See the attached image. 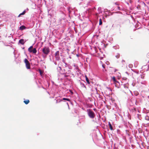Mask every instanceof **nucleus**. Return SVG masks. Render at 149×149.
I'll list each match as a JSON object with an SVG mask.
<instances>
[{"label":"nucleus","instance_id":"obj_4","mask_svg":"<svg viewBox=\"0 0 149 149\" xmlns=\"http://www.w3.org/2000/svg\"><path fill=\"white\" fill-rule=\"evenodd\" d=\"M24 62L26 64V68L28 69H30L31 68V66L29 61L27 59L25 58L24 60Z\"/></svg>","mask_w":149,"mask_h":149},{"label":"nucleus","instance_id":"obj_24","mask_svg":"<svg viewBox=\"0 0 149 149\" xmlns=\"http://www.w3.org/2000/svg\"><path fill=\"white\" fill-rule=\"evenodd\" d=\"M74 70H76V72L77 70H79V69L78 68V66H76V67L75 68Z\"/></svg>","mask_w":149,"mask_h":149},{"label":"nucleus","instance_id":"obj_31","mask_svg":"<svg viewBox=\"0 0 149 149\" xmlns=\"http://www.w3.org/2000/svg\"><path fill=\"white\" fill-rule=\"evenodd\" d=\"M127 84H125V85H124V87H126L127 86H125V85H126V86H127Z\"/></svg>","mask_w":149,"mask_h":149},{"label":"nucleus","instance_id":"obj_13","mask_svg":"<svg viewBox=\"0 0 149 149\" xmlns=\"http://www.w3.org/2000/svg\"><path fill=\"white\" fill-rule=\"evenodd\" d=\"M26 13V10H24L22 13H20L18 16V17H20L22 15H23L25 14Z\"/></svg>","mask_w":149,"mask_h":149},{"label":"nucleus","instance_id":"obj_35","mask_svg":"<svg viewBox=\"0 0 149 149\" xmlns=\"http://www.w3.org/2000/svg\"><path fill=\"white\" fill-rule=\"evenodd\" d=\"M13 54H14V55H15V52H13Z\"/></svg>","mask_w":149,"mask_h":149},{"label":"nucleus","instance_id":"obj_11","mask_svg":"<svg viewBox=\"0 0 149 149\" xmlns=\"http://www.w3.org/2000/svg\"><path fill=\"white\" fill-rule=\"evenodd\" d=\"M26 28V27L24 25H22L19 27V29L21 30H23L25 29Z\"/></svg>","mask_w":149,"mask_h":149},{"label":"nucleus","instance_id":"obj_39","mask_svg":"<svg viewBox=\"0 0 149 149\" xmlns=\"http://www.w3.org/2000/svg\"><path fill=\"white\" fill-rule=\"evenodd\" d=\"M116 70V69H115V70L114 72H115Z\"/></svg>","mask_w":149,"mask_h":149},{"label":"nucleus","instance_id":"obj_7","mask_svg":"<svg viewBox=\"0 0 149 149\" xmlns=\"http://www.w3.org/2000/svg\"><path fill=\"white\" fill-rule=\"evenodd\" d=\"M33 48L32 46H30L28 49V51L30 53L32 52L33 54H36L37 52L36 49L34 48L33 50H30V49H32Z\"/></svg>","mask_w":149,"mask_h":149},{"label":"nucleus","instance_id":"obj_27","mask_svg":"<svg viewBox=\"0 0 149 149\" xmlns=\"http://www.w3.org/2000/svg\"><path fill=\"white\" fill-rule=\"evenodd\" d=\"M102 67L103 68H105V65H102Z\"/></svg>","mask_w":149,"mask_h":149},{"label":"nucleus","instance_id":"obj_40","mask_svg":"<svg viewBox=\"0 0 149 149\" xmlns=\"http://www.w3.org/2000/svg\"><path fill=\"white\" fill-rule=\"evenodd\" d=\"M82 109H83V110H84V109L83 108H82Z\"/></svg>","mask_w":149,"mask_h":149},{"label":"nucleus","instance_id":"obj_3","mask_svg":"<svg viewBox=\"0 0 149 149\" xmlns=\"http://www.w3.org/2000/svg\"><path fill=\"white\" fill-rule=\"evenodd\" d=\"M111 109H112L114 110L115 113L117 112L120 111V109L118 107H117L116 104H113L111 105Z\"/></svg>","mask_w":149,"mask_h":149},{"label":"nucleus","instance_id":"obj_8","mask_svg":"<svg viewBox=\"0 0 149 149\" xmlns=\"http://www.w3.org/2000/svg\"><path fill=\"white\" fill-rule=\"evenodd\" d=\"M97 11L98 13H96V15L97 16H98V14H100V13H102V8L101 7H99L97 9Z\"/></svg>","mask_w":149,"mask_h":149},{"label":"nucleus","instance_id":"obj_33","mask_svg":"<svg viewBox=\"0 0 149 149\" xmlns=\"http://www.w3.org/2000/svg\"><path fill=\"white\" fill-rule=\"evenodd\" d=\"M79 72V70H77V72Z\"/></svg>","mask_w":149,"mask_h":149},{"label":"nucleus","instance_id":"obj_23","mask_svg":"<svg viewBox=\"0 0 149 149\" xmlns=\"http://www.w3.org/2000/svg\"><path fill=\"white\" fill-rule=\"evenodd\" d=\"M116 57L117 58H119L120 57V54L119 53H117L116 56Z\"/></svg>","mask_w":149,"mask_h":149},{"label":"nucleus","instance_id":"obj_38","mask_svg":"<svg viewBox=\"0 0 149 149\" xmlns=\"http://www.w3.org/2000/svg\"><path fill=\"white\" fill-rule=\"evenodd\" d=\"M124 61H125L124 60H122V62H123Z\"/></svg>","mask_w":149,"mask_h":149},{"label":"nucleus","instance_id":"obj_42","mask_svg":"<svg viewBox=\"0 0 149 149\" xmlns=\"http://www.w3.org/2000/svg\"><path fill=\"white\" fill-rule=\"evenodd\" d=\"M30 50H32V49H30Z\"/></svg>","mask_w":149,"mask_h":149},{"label":"nucleus","instance_id":"obj_30","mask_svg":"<svg viewBox=\"0 0 149 149\" xmlns=\"http://www.w3.org/2000/svg\"><path fill=\"white\" fill-rule=\"evenodd\" d=\"M69 69H71L72 68H71V66H70L69 67Z\"/></svg>","mask_w":149,"mask_h":149},{"label":"nucleus","instance_id":"obj_36","mask_svg":"<svg viewBox=\"0 0 149 149\" xmlns=\"http://www.w3.org/2000/svg\"><path fill=\"white\" fill-rule=\"evenodd\" d=\"M66 103H67V105H68V106H69V105H68V103L67 102Z\"/></svg>","mask_w":149,"mask_h":149},{"label":"nucleus","instance_id":"obj_28","mask_svg":"<svg viewBox=\"0 0 149 149\" xmlns=\"http://www.w3.org/2000/svg\"><path fill=\"white\" fill-rule=\"evenodd\" d=\"M116 120H119V119H118V117H116Z\"/></svg>","mask_w":149,"mask_h":149},{"label":"nucleus","instance_id":"obj_10","mask_svg":"<svg viewBox=\"0 0 149 149\" xmlns=\"http://www.w3.org/2000/svg\"><path fill=\"white\" fill-rule=\"evenodd\" d=\"M143 68L145 69V71H148L149 70V66L147 65H145L143 67Z\"/></svg>","mask_w":149,"mask_h":149},{"label":"nucleus","instance_id":"obj_14","mask_svg":"<svg viewBox=\"0 0 149 149\" xmlns=\"http://www.w3.org/2000/svg\"><path fill=\"white\" fill-rule=\"evenodd\" d=\"M63 100H66L70 102V100L69 98H63L62 99V100H61V101H62Z\"/></svg>","mask_w":149,"mask_h":149},{"label":"nucleus","instance_id":"obj_21","mask_svg":"<svg viewBox=\"0 0 149 149\" xmlns=\"http://www.w3.org/2000/svg\"><path fill=\"white\" fill-rule=\"evenodd\" d=\"M112 79L113 81L115 83V82H117V81H116V79H115V78L114 77H113L112 78Z\"/></svg>","mask_w":149,"mask_h":149},{"label":"nucleus","instance_id":"obj_1","mask_svg":"<svg viewBox=\"0 0 149 149\" xmlns=\"http://www.w3.org/2000/svg\"><path fill=\"white\" fill-rule=\"evenodd\" d=\"M42 51L43 52L42 56L43 58H45L49 52L50 50L49 47H45L42 49Z\"/></svg>","mask_w":149,"mask_h":149},{"label":"nucleus","instance_id":"obj_37","mask_svg":"<svg viewBox=\"0 0 149 149\" xmlns=\"http://www.w3.org/2000/svg\"><path fill=\"white\" fill-rule=\"evenodd\" d=\"M120 118H122V117L121 116H120Z\"/></svg>","mask_w":149,"mask_h":149},{"label":"nucleus","instance_id":"obj_20","mask_svg":"<svg viewBox=\"0 0 149 149\" xmlns=\"http://www.w3.org/2000/svg\"><path fill=\"white\" fill-rule=\"evenodd\" d=\"M39 72L40 73V74L42 76L43 74V72L40 69L39 70Z\"/></svg>","mask_w":149,"mask_h":149},{"label":"nucleus","instance_id":"obj_41","mask_svg":"<svg viewBox=\"0 0 149 149\" xmlns=\"http://www.w3.org/2000/svg\"><path fill=\"white\" fill-rule=\"evenodd\" d=\"M59 68L60 69H61V67H59Z\"/></svg>","mask_w":149,"mask_h":149},{"label":"nucleus","instance_id":"obj_22","mask_svg":"<svg viewBox=\"0 0 149 149\" xmlns=\"http://www.w3.org/2000/svg\"><path fill=\"white\" fill-rule=\"evenodd\" d=\"M102 22L101 19H99V25H101L102 24Z\"/></svg>","mask_w":149,"mask_h":149},{"label":"nucleus","instance_id":"obj_19","mask_svg":"<svg viewBox=\"0 0 149 149\" xmlns=\"http://www.w3.org/2000/svg\"><path fill=\"white\" fill-rule=\"evenodd\" d=\"M80 85L81 87L86 88V87L84 84L80 82Z\"/></svg>","mask_w":149,"mask_h":149},{"label":"nucleus","instance_id":"obj_2","mask_svg":"<svg viewBox=\"0 0 149 149\" xmlns=\"http://www.w3.org/2000/svg\"><path fill=\"white\" fill-rule=\"evenodd\" d=\"M86 111L88 116L90 118H93L95 117V114L91 109H87Z\"/></svg>","mask_w":149,"mask_h":149},{"label":"nucleus","instance_id":"obj_29","mask_svg":"<svg viewBox=\"0 0 149 149\" xmlns=\"http://www.w3.org/2000/svg\"><path fill=\"white\" fill-rule=\"evenodd\" d=\"M74 66L75 67H76V66H77L75 64H74Z\"/></svg>","mask_w":149,"mask_h":149},{"label":"nucleus","instance_id":"obj_5","mask_svg":"<svg viewBox=\"0 0 149 149\" xmlns=\"http://www.w3.org/2000/svg\"><path fill=\"white\" fill-rule=\"evenodd\" d=\"M55 56L56 61H59L60 60V58L59 56V51H57L55 53Z\"/></svg>","mask_w":149,"mask_h":149},{"label":"nucleus","instance_id":"obj_16","mask_svg":"<svg viewBox=\"0 0 149 149\" xmlns=\"http://www.w3.org/2000/svg\"><path fill=\"white\" fill-rule=\"evenodd\" d=\"M113 48L115 49H118L119 48V47L118 45H117L113 47Z\"/></svg>","mask_w":149,"mask_h":149},{"label":"nucleus","instance_id":"obj_15","mask_svg":"<svg viewBox=\"0 0 149 149\" xmlns=\"http://www.w3.org/2000/svg\"><path fill=\"white\" fill-rule=\"evenodd\" d=\"M85 78H86V82H87V83L88 84H90V82H89V79L87 77V76H86V75H85Z\"/></svg>","mask_w":149,"mask_h":149},{"label":"nucleus","instance_id":"obj_17","mask_svg":"<svg viewBox=\"0 0 149 149\" xmlns=\"http://www.w3.org/2000/svg\"><path fill=\"white\" fill-rule=\"evenodd\" d=\"M109 125L110 129L111 130H113V127L111 124L109 122Z\"/></svg>","mask_w":149,"mask_h":149},{"label":"nucleus","instance_id":"obj_12","mask_svg":"<svg viewBox=\"0 0 149 149\" xmlns=\"http://www.w3.org/2000/svg\"><path fill=\"white\" fill-rule=\"evenodd\" d=\"M19 43L22 45H23L24 43V40L23 39H20L19 41Z\"/></svg>","mask_w":149,"mask_h":149},{"label":"nucleus","instance_id":"obj_6","mask_svg":"<svg viewBox=\"0 0 149 149\" xmlns=\"http://www.w3.org/2000/svg\"><path fill=\"white\" fill-rule=\"evenodd\" d=\"M64 72L63 74H64L65 76L66 77L69 76V74L71 72V70H67L66 69H64Z\"/></svg>","mask_w":149,"mask_h":149},{"label":"nucleus","instance_id":"obj_34","mask_svg":"<svg viewBox=\"0 0 149 149\" xmlns=\"http://www.w3.org/2000/svg\"><path fill=\"white\" fill-rule=\"evenodd\" d=\"M109 90L110 91H111V88H109Z\"/></svg>","mask_w":149,"mask_h":149},{"label":"nucleus","instance_id":"obj_26","mask_svg":"<svg viewBox=\"0 0 149 149\" xmlns=\"http://www.w3.org/2000/svg\"><path fill=\"white\" fill-rule=\"evenodd\" d=\"M53 62H54V64L55 65H57V63L56 62H55L54 61H53Z\"/></svg>","mask_w":149,"mask_h":149},{"label":"nucleus","instance_id":"obj_18","mask_svg":"<svg viewBox=\"0 0 149 149\" xmlns=\"http://www.w3.org/2000/svg\"><path fill=\"white\" fill-rule=\"evenodd\" d=\"M24 102L25 104H27L29 102V100H25L24 101Z\"/></svg>","mask_w":149,"mask_h":149},{"label":"nucleus","instance_id":"obj_9","mask_svg":"<svg viewBox=\"0 0 149 149\" xmlns=\"http://www.w3.org/2000/svg\"><path fill=\"white\" fill-rule=\"evenodd\" d=\"M95 9V7H94L93 8L88 9L87 10V11L88 13H91L93 12H94V10Z\"/></svg>","mask_w":149,"mask_h":149},{"label":"nucleus","instance_id":"obj_25","mask_svg":"<svg viewBox=\"0 0 149 149\" xmlns=\"http://www.w3.org/2000/svg\"><path fill=\"white\" fill-rule=\"evenodd\" d=\"M146 119L147 120H149V117L148 116H146Z\"/></svg>","mask_w":149,"mask_h":149},{"label":"nucleus","instance_id":"obj_32","mask_svg":"<svg viewBox=\"0 0 149 149\" xmlns=\"http://www.w3.org/2000/svg\"><path fill=\"white\" fill-rule=\"evenodd\" d=\"M63 62L65 63V65H67V63H65V62L63 61Z\"/></svg>","mask_w":149,"mask_h":149}]
</instances>
